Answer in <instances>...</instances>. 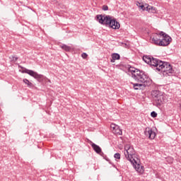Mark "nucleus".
I'll list each match as a JSON object with an SVG mask.
<instances>
[{"instance_id":"8","label":"nucleus","mask_w":181,"mask_h":181,"mask_svg":"<svg viewBox=\"0 0 181 181\" xmlns=\"http://www.w3.org/2000/svg\"><path fill=\"white\" fill-rule=\"evenodd\" d=\"M144 134L146 136H148V139H155L156 136V133L151 127H146L144 131Z\"/></svg>"},{"instance_id":"19","label":"nucleus","mask_w":181,"mask_h":181,"mask_svg":"<svg viewBox=\"0 0 181 181\" xmlns=\"http://www.w3.org/2000/svg\"><path fill=\"white\" fill-rule=\"evenodd\" d=\"M139 8H141V9H142V11H146V6L144 5V4H141V3H139Z\"/></svg>"},{"instance_id":"21","label":"nucleus","mask_w":181,"mask_h":181,"mask_svg":"<svg viewBox=\"0 0 181 181\" xmlns=\"http://www.w3.org/2000/svg\"><path fill=\"white\" fill-rule=\"evenodd\" d=\"M9 59H11L13 62H18V57L14 56L9 57Z\"/></svg>"},{"instance_id":"23","label":"nucleus","mask_w":181,"mask_h":181,"mask_svg":"<svg viewBox=\"0 0 181 181\" xmlns=\"http://www.w3.org/2000/svg\"><path fill=\"white\" fill-rule=\"evenodd\" d=\"M81 57H83V59H86V57H88V54H87V53L83 52L81 54Z\"/></svg>"},{"instance_id":"22","label":"nucleus","mask_w":181,"mask_h":181,"mask_svg":"<svg viewBox=\"0 0 181 181\" xmlns=\"http://www.w3.org/2000/svg\"><path fill=\"white\" fill-rule=\"evenodd\" d=\"M102 10H103V11H108V6H107V5H103V6H102Z\"/></svg>"},{"instance_id":"2","label":"nucleus","mask_w":181,"mask_h":181,"mask_svg":"<svg viewBox=\"0 0 181 181\" xmlns=\"http://www.w3.org/2000/svg\"><path fill=\"white\" fill-rule=\"evenodd\" d=\"M129 71L132 78L137 82L136 83L131 82L134 90H145L146 87H149L152 84V79L146 71L132 66L129 68Z\"/></svg>"},{"instance_id":"17","label":"nucleus","mask_w":181,"mask_h":181,"mask_svg":"<svg viewBox=\"0 0 181 181\" xmlns=\"http://www.w3.org/2000/svg\"><path fill=\"white\" fill-rule=\"evenodd\" d=\"M151 117H152V118H156V117H158V113H156L155 111H153L151 112Z\"/></svg>"},{"instance_id":"1","label":"nucleus","mask_w":181,"mask_h":181,"mask_svg":"<svg viewBox=\"0 0 181 181\" xmlns=\"http://www.w3.org/2000/svg\"><path fill=\"white\" fill-rule=\"evenodd\" d=\"M143 60L147 64H149L156 71H160L163 76H175L176 72L173 69V66L166 62H163L158 58H154L151 55H144Z\"/></svg>"},{"instance_id":"3","label":"nucleus","mask_w":181,"mask_h":181,"mask_svg":"<svg viewBox=\"0 0 181 181\" xmlns=\"http://www.w3.org/2000/svg\"><path fill=\"white\" fill-rule=\"evenodd\" d=\"M95 19L100 25H105L112 29L117 30L121 27L119 22L117 21V19L112 18L111 16L98 14L95 16Z\"/></svg>"},{"instance_id":"18","label":"nucleus","mask_w":181,"mask_h":181,"mask_svg":"<svg viewBox=\"0 0 181 181\" xmlns=\"http://www.w3.org/2000/svg\"><path fill=\"white\" fill-rule=\"evenodd\" d=\"M115 159H121V154L119 153H116L114 155Z\"/></svg>"},{"instance_id":"13","label":"nucleus","mask_w":181,"mask_h":181,"mask_svg":"<svg viewBox=\"0 0 181 181\" xmlns=\"http://www.w3.org/2000/svg\"><path fill=\"white\" fill-rule=\"evenodd\" d=\"M121 56L118 53L112 54V59L110 60L111 63H115V60H119Z\"/></svg>"},{"instance_id":"20","label":"nucleus","mask_w":181,"mask_h":181,"mask_svg":"<svg viewBox=\"0 0 181 181\" xmlns=\"http://www.w3.org/2000/svg\"><path fill=\"white\" fill-rule=\"evenodd\" d=\"M151 7H152V6H150L149 4H146V11H147V12L151 13Z\"/></svg>"},{"instance_id":"5","label":"nucleus","mask_w":181,"mask_h":181,"mask_svg":"<svg viewBox=\"0 0 181 181\" xmlns=\"http://www.w3.org/2000/svg\"><path fill=\"white\" fill-rule=\"evenodd\" d=\"M124 156L129 160L132 165L134 163H137L136 160H135V149L134 147L129 144H127L124 146Z\"/></svg>"},{"instance_id":"9","label":"nucleus","mask_w":181,"mask_h":181,"mask_svg":"<svg viewBox=\"0 0 181 181\" xmlns=\"http://www.w3.org/2000/svg\"><path fill=\"white\" fill-rule=\"evenodd\" d=\"M110 128L112 134H114L115 135H122V129L119 128V126L112 123L110 124Z\"/></svg>"},{"instance_id":"6","label":"nucleus","mask_w":181,"mask_h":181,"mask_svg":"<svg viewBox=\"0 0 181 181\" xmlns=\"http://www.w3.org/2000/svg\"><path fill=\"white\" fill-rule=\"evenodd\" d=\"M21 69H23L24 70L22 71V73H25V74H28L31 77H33L38 81L39 83H42L43 80H45V76L42 74H39L37 72L31 70V69H28L23 66H21Z\"/></svg>"},{"instance_id":"7","label":"nucleus","mask_w":181,"mask_h":181,"mask_svg":"<svg viewBox=\"0 0 181 181\" xmlns=\"http://www.w3.org/2000/svg\"><path fill=\"white\" fill-rule=\"evenodd\" d=\"M160 36H162V39L160 40L159 44V46H162L163 47L166 46H169L170 45V42H172V37L169 36V35L166 34L163 31H160L159 33Z\"/></svg>"},{"instance_id":"25","label":"nucleus","mask_w":181,"mask_h":181,"mask_svg":"<svg viewBox=\"0 0 181 181\" xmlns=\"http://www.w3.org/2000/svg\"><path fill=\"white\" fill-rule=\"evenodd\" d=\"M105 158V160H108V158H107V157H105V158Z\"/></svg>"},{"instance_id":"24","label":"nucleus","mask_w":181,"mask_h":181,"mask_svg":"<svg viewBox=\"0 0 181 181\" xmlns=\"http://www.w3.org/2000/svg\"><path fill=\"white\" fill-rule=\"evenodd\" d=\"M98 154L100 155V156H103V158H107V155L104 154V153L103 152V150H101V152Z\"/></svg>"},{"instance_id":"14","label":"nucleus","mask_w":181,"mask_h":181,"mask_svg":"<svg viewBox=\"0 0 181 181\" xmlns=\"http://www.w3.org/2000/svg\"><path fill=\"white\" fill-rule=\"evenodd\" d=\"M60 47L61 49H62V50H64L65 52H70L71 50V47L65 44H62V45H60Z\"/></svg>"},{"instance_id":"4","label":"nucleus","mask_w":181,"mask_h":181,"mask_svg":"<svg viewBox=\"0 0 181 181\" xmlns=\"http://www.w3.org/2000/svg\"><path fill=\"white\" fill-rule=\"evenodd\" d=\"M152 98L153 99V105L160 108L166 103V96L160 90H155L151 92Z\"/></svg>"},{"instance_id":"26","label":"nucleus","mask_w":181,"mask_h":181,"mask_svg":"<svg viewBox=\"0 0 181 181\" xmlns=\"http://www.w3.org/2000/svg\"><path fill=\"white\" fill-rule=\"evenodd\" d=\"M170 160H171V162L173 160V158H170Z\"/></svg>"},{"instance_id":"11","label":"nucleus","mask_w":181,"mask_h":181,"mask_svg":"<svg viewBox=\"0 0 181 181\" xmlns=\"http://www.w3.org/2000/svg\"><path fill=\"white\" fill-rule=\"evenodd\" d=\"M88 142L90 146L93 148V151H95L96 153H101L102 149L101 147H100V146L95 144V143L91 141V140H88Z\"/></svg>"},{"instance_id":"15","label":"nucleus","mask_w":181,"mask_h":181,"mask_svg":"<svg viewBox=\"0 0 181 181\" xmlns=\"http://www.w3.org/2000/svg\"><path fill=\"white\" fill-rule=\"evenodd\" d=\"M23 81L27 85L28 87H29V88H33V83H32V82L29 81L28 79L24 78L23 79Z\"/></svg>"},{"instance_id":"10","label":"nucleus","mask_w":181,"mask_h":181,"mask_svg":"<svg viewBox=\"0 0 181 181\" xmlns=\"http://www.w3.org/2000/svg\"><path fill=\"white\" fill-rule=\"evenodd\" d=\"M134 169L138 172L139 173H141V175L144 174V172H145V167L144 165H141L140 164L135 163L132 164Z\"/></svg>"},{"instance_id":"12","label":"nucleus","mask_w":181,"mask_h":181,"mask_svg":"<svg viewBox=\"0 0 181 181\" xmlns=\"http://www.w3.org/2000/svg\"><path fill=\"white\" fill-rule=\"evenodd\" d=\"M160 35L156 34L151 38V43L156 45V46H159V42H160Z\"/></svg>"},{"instance_id":"16","label":"nucleus","mask_w":181,"mask_h":181,"mask_svg":"<svg viewBox=\"0 0 181 181\" xmlns=\"http://www.w3.org/2000/svg\"><path fill=\"white\" fill-rule=\"evenodd\" d=\"M156 7L152 6L151 7L150 13H156Z\"/></svg>"}]
</instances>
